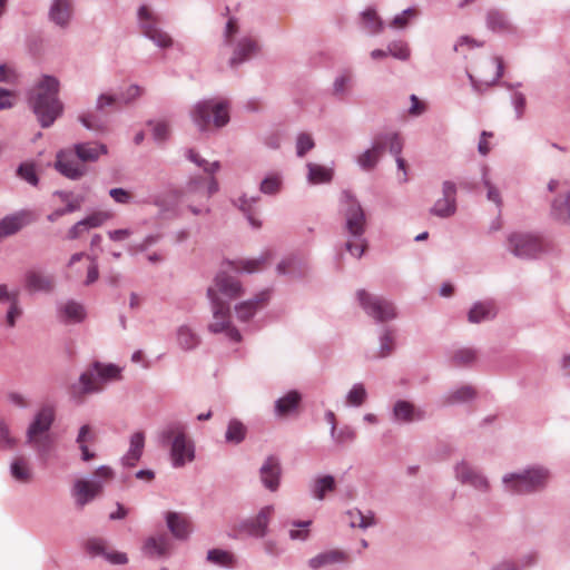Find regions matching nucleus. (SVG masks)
I'll use <instances>...</instances> for the list:
<instances>
[{"label": "nucleus", "instance_id": "obj_14", "mask_svg": "<svg viewBox=\"0 0 570 570\" xmlns=\"http://www.w3.org/2000/svg\"><path fill=\"white\" fill-rule=\"evenodd\" d=\"M55 420V410L52 406H43L38 412L35 421L28 429V442L35 446L42 445V438L49 431Z\"/></svg>", "mask_w": 570, "mask_h": 570}, {"label": "nucleus", "instance_id": "obj_61", "mask_svg": "<svg viewBox=\"0 0 570 570\" xmlns=\"http://www.w3.org/2000/svg\"><path fill=\"white\" fill-rule=\"evenodd\" d=\"M281 179L277 175L266 177L261 183V191L264 194L273 195L279 190Z\"/></svg>", "mask_w": 570, "mask_h": 570}, {"label": "nucleus", "instance_id": "obj_37", "mask_svg": "<svg viewBox=\"0 0 570 570\" xmlns=\"http://www.w3.org/2000/svg\"><path fill=\"white\" fill-rule=\"evenodd\" d=\"M75 151L77 153V157L83 164L86 161L97 160L100 155L107 153V147L98 144H78L75 147Z\"/></svg>", "mask_w": 570, "mask_h": 570}, {"label": "nucleus", "instance_id": "obj_47", "mask_svg": "<svg viewBox=\"0 0 570 570\" xmlns=\"http://www.w3.org/2000/svg\"><path fill=\"white\" fill-rule=\"evenodd\" d=\"M377 140L383 142V154L385 149L389 147V150L395 157L400 156L403 149V141L399 134H383L376 136Z\"/></svg>", "mask_w": 570, "mask_h": 570}, {"label": "nucleus", "instance_id": "obj_20", "mask_svg": "<svg viewBox=\"0 0 570 570\" xmlns=\"http://www.w3.org/2000/svg\"><path fill=\"white\" fill-rule=\"evenodd\" d=\"M268 292L257 294L253 299L242 302L235 306L237 318L242 322L249 321L268 301Z\"/></svg>", "mask_w": 570, "mask_h": 570}, {"label": "nucleus", "instance_id": "obj_46", "mask_svg": "<svg viewBox=\"0 0 570 570\" xmlns=\"http://www.w3.org/2000/svg\"><path fill=\"white\" fill-rule=\"evenodd\" d=\"M95 435L91 431V428L89 425H83L80 428L77 443L79 444V448L81 450L82 460L83 461H90L95 458V454L89 451L87 446V442H91L94 440Z\"/></svg>", "mask_w": 570, "mask_h": 570}, {"label": "nucleus", "instance_id": "obj_24", "mask_svg": "<svg viewBox=\"0 0 570 570\" xmlns=\"http://www.w3.org/2000/svg\"><path fill=\"white\" fill-rule=\"evenodd\" d=\"M26 287L30 292H50L55 286L51 275L39 271H28L24 276Z\"/></svg>", "mask_w": 570, "mask_h": 570}, {"label": "nucleus", "instance_id": "obj_39", "mask_svg": "<svg viewBox=\"0 0 570 570\" xmlns=\"http://www.w3.org/2000/svg\"><path fill=\"white\" fill-rule=\"evenodd\" d=\"M475 390L471 385H463L454 391L449 392L443 397V403L448 405L464 403L475 397Z\"/></svg>", "mask_w": 570, "mask_h": 570}, {"label": "nucleus", "instance_id": "obj_38", "mask_svg": "<svg viewBox=\"0 0 570 570\" xmlns=\"http://www.w3.org/2000/svg\"><path fill=\"white\" fill-rule=\"evenodd\" d=\"M478 357V353L471 347H460L452 351L450 364L455 367L471 366Z\"/></svg>", "mask_w": 570, "mask_h": 570}, {"label": "nucleus", "instance_id": "obj_48", "mask_svg": "<svg viewBox=\"0 0 570 570\" xmlns=\"http://www.w3.org/2000/svg\"><path fill=\"white\" fill-rule=\"evenodd\" d=\"M207 560L210 563L222 566V567H234L235 566L234 556L229 551L222 550V549L209 550L207 553Z\"/></svg>", "mask_w": 570, "mask_h": 570}, {"label": "nucleus", "instance_id": "obj_21", "mask_svg": "<svg viewBox=\"0 0 570 570\" xmlns=\"http://www.w3.org/2000/svg\"><path fill=\"white\" fill-rule=\"evenodd\" d=\"M282 469L279 461L269 456L261 468V480L271 491H276L279 485Z\"/></svg>", "mask_w": 570, "mask_h": 570}, {"label": "nucleus", "instance_id": "obj_27", "mask_svg": "<svg viewBox=\"0 0 570 570\" xmlns=\"http://www.w3.org/2000/svg\"><path fill=\"white\" fill-rule=\"evenodd\" d=\"M382 156L383 142L375 137L372 146L358 155V167L365 171H371L375 168Z\"/></svg>", "mask_w": 570, "mask_h": 570}, {"label": "nucleus", "instance_id": "obj_52", "mask_svg": "<svg viewBox=\"0 0 570 570\" xmlns=\"http://www.w3.org/2000/svg\"><path fill=\"white\" fill-rule=\"evenodd\" d=\"M489 169L487 167L482 170V184L487 188V198L494 203L498 207L501 206L502 199L499 189L491 183L489 176Z\"/></svg>", "mask_w": 570, "mask_h": 570}, {"label": "nucleus", "instance_id": "obj_5", "mask_svg": "<svg viewBox=\"0 0 570 570\" xmlns=\"http://www.w3.org/2000/svg\"><path fill=\"white\" fill-rule=\"evenodd\" d=\"M207 297L212 304L213 321L208 324L212 333H225L233 342H240L242 335L239 331L232 325L229 304L217 296L215 288L207 289Z\"/></svg>", "mask_w": 570, "mask_h": 570}, {"label": "nucleus", "instance_id": "obj_57", "mask_svg": "<svg viewBox=\"0 0 570 570\" xmlns=\"http://www.w3.org/2000/svg\"><path fill=\"white\" fill-rule=\"evenodd\" d=\"M257 202L256 198H246L245 196L244 197H240L238 199V207L242 212H244L245 214H247V218L249 220V223L256 227V228H259L262 226V223L258 222L257 219H255V217L252 215V207L253 205Z\"/></svg>", "mask_w": 570, "mask_h": 570}, {"label": "nucleus", "instance_id": "obj_45", "mask_svg": "<svg viewBox=\"0 0 570 570\" xmlns=\"http://www.w3.org/2000/svg\"><path fill=\"white\" fill-rule=\"evenodd\" d=\"M60 312L62 317L69 322H81L86 316L83 306L73 301L67 302L62 305Z\"/></svg>", "mask_w": 570, "mask_h": 570}, {"label": "nucleus", "instance_id": "obj_2", "mask_svg": "<svg viewBox=\"0 0 570 570\" xmlns=\"http://www.w3.org/2000/svg\"><path fill=\"white\" fill-rule=\"evenodd\" d=\"M550 472L543 466H532L520 472L507 473L502 478L504 490L512 494H530L542 491Z\"/></svg>", "mask_w": 570, "mask_h": 570}, {"label": "nucleus", "instance_id": "obj_64", "mask_svg": "<svg viewBox=\"0 0 570 570\" xmlns=\"http://www.w3.org/2000/svg\"><path fill=\"white\" fill-rule=\"evenodd\" d=\"M489 570H521L515 559L503 558L495 562Z\"/></svg>", "mask_w": 570, "mask_h": 570}, {"label": "nucleus", "instance_id": "obj_26", "mask_svg": "<svg viewBox=\"0 0 570 570\" xmlns=\"http://www.w3.org/2000/svg\"><path fill=\"white\" fill-rule=\"evenodd\" d=\"M497 308L493 301L476 302L468 313V321L478 324L494 318Z\"/></svg>", "mask_w": 570, "mask_h": 570}, {"label": "nucleus", "instance_id": "obj_15", "mask_svg": "<svg viewBox=\"0 0 570 570\" xmlns=\"http://www.w3.org/2000/svg\"><path fill=\"white\" fill-rule=\"evenodd\" d=\"M83 268L87 271L85 284L90 285L95 283L99 276L98 265L92 257L83 253H77L70 257L68 263V277H80Z\"/></svg>", "mask_w": 570, "mask_h": 570}, {"label": "nucleus", "instance_id": "obj_29", "mask_svg": "<svg viewBox=\"0 0 570 570\" xmlns=\"http://www.w3.org/2000/svg\"><path fill=\"white\" fill-rule=\"evenodd\" d=\"M272 253L265 252L257 258L240 259L237 262H229L228 265L236 272L256 273L262 271L271 261Z\"/></svg>", "mask_w": 570, "mask_h": 570}, {"label": "nucleus", "instance_id": "obj_16", "mask_svg": "<svg viewBox=\"0 0 570 570\" xmlns=\"http://www.w3.org/2000/svg\"><path fill=\"white\" fill-rule=\"evenodd\" d=\"M56 168L63 176L78 179L86 174V166L77 157V153L72 150H61L57 155Z\"/></svg>", "mask_w": 570, "mask_h": 570}, {"label": "nucleus", "instance_id": "obj_40", "mask_svg": "<svg viewBox=\"0 0 570 570\" xmlns=\"http://www.w3.org/2000/svg\"><path fill=\"white\" fill-rule=\"evenodd\" d=\"M301 402V395L296 391H291L276 402V412L285 416L295 411Z\"/></svg>", "mask_w": 570, "mask_h": 570}, {"label": "nucleus", "instance_id": "obj_36", "mask_svg": "<svg viewBox=\"0 0 570 570\" xmlns=\"http://www.w3.org/2000/svg\"><path fill=\"white\" fill-rule=\"evenodd\" d=\"M27 222L26 213L4 217L0 222V238L16 234L27 224Z\"/></svg>", "mask_w": 570, "mask_h": 570}, {"label": "nucleus", "instance_id": "obj_4", "mask_svg": "<svg viewBox=\"0 0 570 570\" xmlns=\"http://www.w3.org/2000/svg\"><path fill=\"white\" fill-rule=\"evenodd\" d=\"M190 115L202 131L208 130L210 127H224L229 121L228 104L223 100L200 101L194 106Z\"/></svg>", "mask_w": 570, "mask_h": 570}, {"label": "nucleus", "instance_id": "obj_32", "mask_svg": "<svg viewBox=\"0 0 570 570\" xmlns=\"http://www.w3.org/2000/svg\"><path fill=\"white\" fill-rule=\"evenodd\" d=\"M485 21L487 27L493 32L505 33L513 31L507 14L499 9H490L487 12Z\"/></svg>", "mask_w": 570, "mask_h": 570}, {"label": "nucleus", "instance_id": "obj_56", "mask_svg": "<svg viewBox=\"0 0 570 570\" xmlns=\"http://www.w3.org/2000/svg\"><path fill=\"white\" fill-rule=\"evenodd\" d=\"M389 53L399 60H407L410 58V49L403 41L391 42L387 47Z\"/></svg>", "mask_w": 570, "mask_h": 570}, {"label": "nucleus", "instance_id": "obj_30", "mask_svg": "<svg viewBox=\"0 0 570 570\" xmlns=\"http://www.w3.org/2000/svg\"><path fill=\"white\" fill-rule=\"evenodd\" d=\"M167 525L177 539H186L191 531V524L188 519L177 512H168L166 515Z\"/></svg>", "mask_w": 570, "mask_h": 570}, {"label": "nucleus", "instance_id": "obj_60", "mask_svg": "<svg viewBox=\"0 0 570 570\" xmlns=\"http://www.w3.org/2000/svg\"><path fill=\"white\" fill-rule=\"evenodd\" d=\"M239 26L236 18L230 17L226 23L224 30V42L227 46H232L234 43V37L238 33Z\"/></svg>", "mask_w": 570, "mask_h": 570}, {"label": "nucleus", "instance_id": "obj_41", "mask_svg": "<svg viewBox=\"0 0 570 570\" xmlns=\"http://www.w3.org/2000/svg\"><path fill=\"white\" fill-rule=\"evenodd\" d=\"M50 16L56 23L60 26L66 24L71 16L70 0H56L51 8Z\"/></svg>", "mask_w": 570, "mask_h": 570}, {"label": "nucleus", "instance_id": "obj_51", "mask_svg": "<svg viewBox=\"0 0 570 570\" xmlns=\"http://www.w3.org/2000/svg\"><path fill=\"white\" fill-rule=\"evenodd\" d=\"M187 158L190 161L195 163L198 167H202L204 169V171L209 175L215 174L220 168L219 161L208 163L207 160L202 158L200 155L197 151H195L194 149L188 150Z\"/></svg>", "mask_w": 570, "mask_h": 570}, {"label": "nucleus", "instance_id": "obj_18", "mask_svg": "<svg viewBox=\"0 0 570 570\" xmlns=\"http://www.w3.org/2000/svg\"><path fill=\"white\" fill-rule=\"evenodd\" d=\"M397 330L393 326L384 325L379 331V347L373 354L374 358H385L392 355L396 350Z\"/></svg>", "mask_w": 570, "mask_h": 570}, {"label": "nucleus", "instance_id": "obj_49", "mask_svg": "<svg viewBox=\"0 0 570 570\" xmlns=\"http://www.w3.org/2000/svg\"><path fill=\"white\" fill-rule=\"evenodd\" d=\"M362 21L370 35L379 33L383 29V22L373 9H367L362 13Z\"/></svg>", "mask_w": 570, "mask_h": 570}, {"label": "nucleus", "instance_id": "obj_19", "mask_svg": "<svg viewBox=\"0 0 570 570\" xmlns=\"http://www.w3.org/2000/svg\"><path fill=\"white\" fill-rule=\"evenodd\" d=\"M348 561V554L340 549H333L318 553L308 560V567L313 570H318L324 567H330Z\"/></svg>", "mask_w": 570, "mask_h": 570}, {"label": "nucleus", "instance_id": "obj_54", "mask_svg": "<svg viewBox=\"0 0 570 570\" xmlns=\"http://www.w3.org/2000/svg\"><path fill=\"white\" fill-rule=\"evenodd\" d=\"M112 214L109 212H96L86 218H83V223L87 229L96 228L101 226L105 222L111 219Z\"/></svg>", "mask_w": 570, "mask_h": 570}, {"label": "nucleus", "instance_id": "obj_34", "mask_svg": "<svg viewBox=\"0 0 570 570\" xmlns=\"http://www.w3.org/2000/svg\"><path fill=\"white\" fill-rule=\"evenodd\" d=\"M171 548L170 540L167 535L151 537L149 538L144 546V551L146 554L154 557H164L169 553Z\"/></svg>", "mask_w": 570, "mask_h": 570}, {"label": "nucleus", "instance_id": "obj_50", "mask_svg": "<svg viewBox=\"0 0 570 570\" xmlns=\"http://www.w3.org/2000/svg\"><path fill=\"white\" fill-rule=\"evenodd\" d=\"M246 428L238 420H232L228 423V428L226 431V441L230 443H239L245 439Z\"/></svg>", "mask_w": 570, "mask_h": 570}, {"label": "nucleus", "instance_id": "obj_44", "mask_svg": "<svg viewBox=\"0 0 570 570\" xmlns=\"http://www.w3.org/2000/svg\"><path fill=\"white\" fill-rule=\"evenodd\" d=\"M177 342L181 348L189 351L199 344V337L190 327L183 325L177 331Z\"/></svg>", "mask_w": 570, "mask_h": 570}, {"label": "nucleus", "instance_id": "obj_13", "mask_svg": "<svg viewBox=\"0 0 570 570\" xmlns=\"http://www.w3.org/2000/svg\"><path fill=\"white\" fill-rule=\"evenodd\" d=\"M217 190L218 183L213 176L208 178L196 177L188 183L186 197L190 203L198 202L204 205Z\"/></svg>", "mask_w": 570, "mask_h": 570}, {"label": "nucleus", "instance_id": "obj_11", "mask_svg": "<svg viewBox=\"0 0 570 570\" xmlns=\"http://www.w3.org/2000/svg\"><path fill=\"white\" fill-rule=\"evenodd\" d=\"M454 476L461 484L469 485L480 493H488L491 489L488 478L464 460L455 464Z\"/></svg>", "mask_w": 570, "mask_h": 570}, {"label": "nucleus", "instance_id": "obj_9", "mask_svg": "<svg viewBox=\"0 0 570 570\" xmlns=\"http://www.w3.org/2000/svg\"><path fill=\"white\" fill-rule=\"evenodd\" d=\"M542 249L540 237L531 233L515 232L508 236V250L518 258H534Z\"/></svg>", "mask_w": 570, "mask_h": 570}, {"label": "nucleus", "instance_id": "obj_8", "mask_svg": "<svg viewBox=\"0 0 570 570\" xmlns=\"http://www.w3.org/2000/svg\"><path fill=\"white\" fill-rule=\"evenodd\" d=\"M164 436L173 440L171 456L175 466H181L187 461L194 459L193 444L186 438L185 428L181 424L175 423L169 425L164 432Z\"/></svg>", "mask_w": 570, "mask_h": 570}, {"label": "nucleus", "instance_id": "obj_63", "mask_svg": "<svg viewBox=\"0 0 570 570\" xmlns=\"http://www.w3.org/2000/svg\"><path fill=\"white\" fill-rule=\"evenodd\" d=\"M377 524L376 514L373 511L362 513L358 511V529H367Z\"/></svg>", "mask_w": 570, "mask_h": 570}, {"label": "nucleus", "instance_id": "obj_28", "mask_svg": "<svg viewBox=\"0 0 570 570\" xmlns=\"http://www.w3.org/2000/svg\"><path fill=\"white\" fill-rule=\"evenodd\" d=\"M273 514L272 507L263 508L250 521L245 523L246 531L254 537L262 538L266 534L267 525Z\"/></svg>", "mask_w": 570, "mask_h": 570}, {"label": "nucleus", "instance_id": "obj_3", "mask_svg": "<svg viewBox=\"0 0 570 570\" xmlns=\"http://www.w3.org/2000/svg\"><path fill=\"white\" fill-rule=\"evenodd\" d=\"M120 376V368L114 364H101L96 362L92 370L83 372L79 382L71 385L70 394L78 402H82L88 394L102 390L101 380H115Z\"/></svg>", "mask_w": 570, "mask_h": 570}, {"label": "nucleus", "instance_id": "obj_22", "mask_svg": "<svg viewBox=\"0 0 570 570\" xmlns=\"http://www.w3.org/2000/svg\"><path fill=\"white\" fill-rule=\"evenodd\" d=\"M393 419L399 423H411L424 419V411L416 409L412 403L399 400L393 407Z\"/></svg>", "mask_w": 570, "mask_h": 570}, {"label": "nucleus", "instance_id": "obj_23", "mask_svg": "<svg viewBox=\"0 0 570 570\" xmlns=\"http://www.w3.org/2000/svg\"><path fill=\"white\" fill-rule=\"evenodd\" d=\"M257 51H258L257 41L252 37H244L237 42V45L234 49L233 56L229 59V65L232 67H236L237 65L249 59Z\"/></svg>", "mask_w": 570, "mask_h": 570}, {"label": "nucleus", "instance_id": "obj_59", "mask_svg": "<svg viewBox=\"0 0 570 570\" xmlns=\"http://www.w3.org/2000/svg\"><path fill=\"white\" fill-rule=\"evenodd\" d=\"M80 121L90 130L102 131L106 129V122L91 114L81 116Z\"/></svg>", "mask_w": 570, "mask_h": 570}, {"label": "nucleus", "instance_id": "obj_6", "mask_svg": "<svg viewBox=\"0 0 570 570\" xmlns=\"http://www.w3.org/2000/svg\"><path fill=\"white\" fill-rule=\"evenodd\" d=\"M95 480L79 479L75 482L72 495L79 508H83L102 493L105 483L112 480L114 471L109 466L101 465L95 471Z\"/></svg>", "mask_w": 570, "mask_h": 570}, {"label": "nucleus", "instance_id": "obj_53", "mask_svg": "<svg viewBox=\"0 0 570 570\" xmlns=\"http://www.w3.org/2000/svg\"><path fill=\"white\" fill-rule=\"evenodd\" d=\"M417 14L416 10L413 8H407L402 11L400 14H396L391 21L390 26L394 29H404L407 27L411 19L415 18Z\"/></svg>", "mask_w": 570, "mask_h": 570}, {"label": "nucleus", "instance_id": "obj_58", "mask_svg": "<svg viewBox=\"0 0 570 570\" xmlns=\"http://www.w3.org/2000/svg\"><path fill=\"white\" fill-rule=\"evenodd\" d=\"M18 176L28 181L29 184L36 186L38 184V177L36 174L35 166L32 164L26 163L21 164L18 168Z\"/></svg>", "mask_w": 570, "mask_h": 570}, {"label": "nucleus", "instance_id": "obj_10", "mask_svg": "<svg viewBox=\"0 0 570 570\" xmlns=\"http://www.w3.org/2000/svg\"><path fill=\"white\" fill-rule=\"evenodd\" d=\"M140 29L142 33L160 48L173 45L171 37L158 27V19L147 6H141L138 11Z\"/></svg>", "mask_w": 570, "mask_h": 570}, {"label": "nucleus", "instance_id": "obj_17", "mask_svg": "<svg viewBox=\"0 0 570 570\" xmlns=\"http://www.w3.org/2000/svg\"><path fill=\"white\" fill-rule=\"evenodd\" d=\"M208 288H215L217 296L223 295L228 299H236L244 292L240 282L226 271L219 272L214 279V284Z\"/></svg>", "mask_w": 570, "mask_h": 570}, {"label": "nucleus", "instance_id": "obj_33", "mask_svg": "<svg viewBox=\"0 0 570 570\" xmlns=\"http://www.w3.org/2000/svg\"><path fill=\"white\" fill-rule=\"evenodd\" d=\"M551 216L562 224L570 225V193L557 196L552 200Z\"/></svg>", "mask_w": 570, "mask_h": 570}, {"label": "nucleus", "instance_id": "obj_31", "mask_svg": "<svg viewBox=\"0 0 570 570\" xmlns=\"http://www.w3.org/2000/svg\"><path fill=\"white\" fill-rule=\"evenodd\" d=\"M145 446L144 432H135L130 438V445L122 458V463L127 466H135L140 460Z\"/></svg>", "mask_w": 570, "mask_h": 570}, {"label": "nucleus", "instance_id": "obj_25", "mask_svg": "<svg viewBox=\"0 0 570 570\" xmlns=\"http://www.w3.org/2000/svg\"><path fill=\"white\" fill-rule=\"evenodd\" d=\"M340 213L346 219V229L352 236L356 235V202L350 191H344L340 199Z\"/></svg>", "mask_w": 570, "mask_h": 570}, {"label": "nucleus", "instance_id": "obj_62", "mask_svg": "<svg viewBox=\"0 0 570 570\" xmlns=\"http://www.w3.org/2000/svg\"><path fill=\"white\" fill-rule=\"evenodd\" d=\"M313 147H314V140L311 135L301 134L297 137L296 148H297V155L299 157H303Z\"/></svg>", "mask_w": 570, "mask_h": 570}, {"label": "nucleus", "instance_id": "obj_1", "mask_svg": "<svg viewBox=\"0 0 570 570\" xmlns=\"http://www.w3.org/2000/svg\"><path fill=\"white\" fill-rule=\"evenodd\" d=\"M59 81L50 76H43L33 88L30 106L42 127H49L62 112V104L57 98Z\"/></svg>", "mask_w": 570, "mask_h": 570}, {"label": "nucleus", "instance_id": "obj_35", "mask_svg": "<svg viewBox=\"0 0 570 570\" xmlns=\"http://www.w3.org/2000/svg\"><path fill=\"white\" fill-rule=\"evenodd\" d=\"M307 180L313 185L327 184L333 179V168L315 163L307 164Z\"/></svg>", "mask_w": 570, "mask_h": 570}, {"label": "nucleus", "instance_id": "obj_42", "mask_svg": "<svg viewBox=\"0 0 570 570\" xmlns=\"http://www.w3.org/2000/svg\"><path fill=\"white\" fill-rule=\"evenodd\" d=\"M335 490V480L332 475H324L315 479L312 485V493L315 499L323 500L327 492Z\"/></svg>", "mask_w": 570, "mask_h": 570}, {"label": "nucleus", "instance_id": "obj_7", "mask_svg": "<svg viewBox=\"0 0 570 570\" xmlns=\"http://www.w3.org/2000/svg\"><path fill=\"white\" fill-rule=\"evenodd\" d=\"M358 304L368 317L383 326L399 316L392 301L365 291H358Z\"/></svg>", "mask_w": 570, "mask_h": 570}, {"label": "nucleus", "instance_id": "obj_12", "mask_svg": "<svg viewBox=\"0 0 570 570\" xmlns=\"http://www.w3.org/2000/svg\"><path fill=\"white\" fill-rule=\"evenodd\" d=\"M456 193L455 183L444 180L442 183V197L438 198L430 208V214L440 218H449L456 212Z\"/></svg>", "mask_w": 570, "mask_h": 570}, {"label": "nucleus", "instance_id": "obj_43", "mask_svg": "<svg viewBox=\"0 0 570 570\" xmlns=\"http://www.w3.org/2000/svg\"><path fill=\"white\" fill-rule=\"evenodd\" d=\"M11 475L19 482L27 483L31 480L32 473L28 461L24 458H16L11 463Z\"/></svg>", "mask_w": 570, "mask_h": 570}, {"label": "nucleus", "instance_id": "obj_55", "mask_svg": "<svg viewBox=\"0 0 570 570\" xmlns=\"http://www.w3.org/2000/svg\"><path fill=\"white\" fill-rule=\"evenodd\" d=\"M312 521L293 522V529L289 530V538L292 540H306L309 534V525Z\"/></svg>", "mask_w": 570, "mask_h": 570}]
</instances>
